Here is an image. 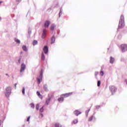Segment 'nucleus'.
<instances>
[{
	"label": "nucleus",
	"instance_id": "44",
	"mask_svg": "<svg viewBox=\"0 0 127 127\" xmlns=\"http://www.w3.org/2000/svg\"><path fill=\"white\" fill-rule=\"evenodd\" d=\"M15 86L16 87V83L15 84Z\"/></svg>",
	"mask_w": 127,
	"mask_h": 127
},
{
	"label": "nucleus",
	"instance_id": "15",
	"mask_svg": "<svg viewBox=\"0 0 127 127\" xmlns=\"http://www.w3.org/2000/svg\"><path fill=\"white\" fill-rule=\"evenodd\" d=\"M44 91H46V92L48 91V86H47V85L45 84L44 85Z\"/></svg>",
	"mask_w": 127,
	"mask_h": 127
},
{
	"label": "nucleus",
	"instance_id": "26",
	"mask_svg": "<svg viewBox=\"0 0 127 127\" xmlns=\"http://www.w3.org/2000/svg\"><path fill=\"white\" fill-rule=\"evenodd\" d=\"M22 92L23 95H24V94L25 93V88L23 87Z\"/></svg>",
	"mask_w": 127,
	"mask_h": 127
},
{
	"label": "nucleus",
	"instance_id": "38",
	"mask_svg": "<svg viewBox=\"0 0 127 127\" xmlns=\"http://www.w3.org/2000/svg\"><path fill=\"white\" fill-rule=\"evenodd\" d=\"M40 117H41V118H43V114H41L40 115Z\"/></svg>",
	"mask_w": 127,
	"mask_h": 127
},
{
	"label": "nucleus",
	"instance_id": "36",
	"mask_svg": "<svg viewBox=\"0 0 127 127\" xmlns=\"http://www.w3.org/2000/svg\"><path fill=\"white\" fill-rule=\"evenodd\" d=\"M28 33H29V34H31V29H30V28H29Z\"/></svg>",
	"mask_w": 127,
	"mask_h": 127
},
{
	"label": "nucleus",
	"instance_id": "41",
	"mask_svg": "<svg viewBox=\"0 0 127 127\" xmlns=\"http://www.w3.org/2000/svg\"><path fill=\"white\" fill-rule=\"evenodd\" d=\"M1 122V121L0 120V126H1V125H0V122Z\"/></svg>",
	"mask_w": 127,
	"mask_h": 127
},
{
	"label": "nucleus",
	"instance_id": "9",
	"mask_svg": "<svg viewBox=\"0 0 127 127\" xmlns=\"http://www.w3.org/2000/svg\"><path fill=\"white\" fill-rule=\"evenodd\" d=\"M46 37V29H43L42 38H45Z\"/></svg>",
	"mask_w": 127,
	"mask_h": 127
},
{
	"label": "nucleus",
	"instance_id": "17",
	"mask_svg": "<svg viewBox=\"0 0 127 127\" xmlns=\"http://www.w3.org/2000/svg\"><path fill=\"white\" fill-rule=\"evenodd\" d=\"M51 100V98L49 97L47 100L46 101V104L47 105H49V103L50 102V101Z\"/></svg>",
	"mask_w": 127,
	"mask_h": 127
},
{
	"label": "nucleus",
	"instance_id": "42",
	"mask_svg": "<svg viewBox=\"0 0 127 127\" xmlns=\"http://www.w3.org/2000/svg\"><path fill=\"white\" fill-rule=\"evenodd\" d=\"M20 62V59H19V60H18V62Z\"/></svg>",
	"mask_w": 127,
	"mask_h": 127
},
{
	"label": "nucleus",
	"instance_id": "20",
	"mask_svg": "<svg viewBox=\"0 0 127 127\" xmlns=\"http://www.w3.org/2000/svg\"><path fill=\"white\" fill-rule=\"evenodd\" d=\"M14 40L16 43H17L18 44H20V40L16 38H15Z\"/></svg>",
	"mask_w": 127,
	"mask_h": 127
},
{
	"label": "nucleus",
	"instance_id": "43",
	"mask_svg": "<svg viewBox=\"0 0 127 127\" xmlns=\"http://www.w3.org/2000/svg\"><path fill=\"white\" fill-rule=\"evenodd\" d=\"M0 20H1V17H0Z\"/></svg>",
	"mask_w": 127,
	"mask_h": 127
},
{
	"label": "nucleus",
	"instance_id": "33",
	"mask_svg": "<svg viewBox=\"0 0 127 127\" xmlns=\"http://www.w3.org/2000/svg\"><path fill=\"white\" fill-rule=\"evenodd\" d=\"M30 106H31V108H32V109H34V104L31 103L30 104Z\"/></svg>",
	"mask_w": 127,
	"mask_h": 127
},
{
	"label": "nucleus",
	"instance_id": "4",
	"mask_svg": "<svg viewBox=\"0 0 127 127\" xmlns=\"http://www.w3.org/2000/svg\"><path fill=\"white\" fill-rule=\"evenodd\" d=\"M109 89H110L112 95L115 94V92H117V87H116L115 86H110L109 87Z\"/></svg>",
	"mask_w": 127,
	"mask_h": 127
},
{
	"label": "nucleus",
	"instance_id": "37",
	"mask_svg": "<svg viewBox=\"0 0 127 127\" xmlns=\"http://www.w3.org/2000/svg\"><path fill=\"white\" fill-rule=\"evenodd\" d=\"M30 120V116H29V117H28L27 119V122H29Z\"/></svg>",
	"mask_w": 127,
	"mask_h": 127
},
{
	"label": "nucleus",
	"instance_id": "13",
	"mask_svg": "<svg viewBox=\"0 0 127 127\" xmlns=\"http://www.w3.org/2000/svg\"><path fill=\"white\" fill-rule=\"evenodd\" d=\"M55 40H56L55 36H53L51 39V44H53V43H55Z\"/></svg>",
	"mask_w": 127,
	"mask_h": 127
},
{
	"label": "nucleus",
	"instance_id": "7",
	"mask_svg": "<svg viewBox=\"0 0 127 127\" xmlns=\"http://www.w3.org/2000/svg\"><path fill=\"white\" fill-rule=\"evenodd\" d=\"M49 25H50V21L47 20L45 22L44 27L45 28H48Z\"/></svg>",
	"mask_w": 127,
	"mask_h": 127
},
{
	"label": "nucleus",
	"instance_id": "6",
	"mask_svg": "<svg viewBox=\"0 0 127 127\" xmlns=\"http://www.w3.org/2000/svg\"><path fill=\"white\" fill-rule=\"evenodd\" d=\"M26 68V65L24 64H21V68L20 69V73H23L24 72L25 68Z\"/></svg>",
	"mask_w": 127,
	"mask_h": 127
},
{
	"label": "nucleus",
	"instance_id": "32",
	"mask_svg": "<svg viewBox=\"0 0 127 127\" xmlns=\"http://www.w3.org/2000/svg\"><path fill=\"white\" fill-rule=\"evenodd\" d=\"M101 76H102V77H103V76H104V71H103L102 70L100 71V73Z\"/></svg>",
	"mask_w": 127,
	"mask_h": 127
},
{
	"label": "nucleus",
	"instance_id": "1",
	"mask_svg": "<svg viewBox=\"0 0 127 127\" xmlns=\"http://www.w3.org/2000/svg\"><path fill=\"white\" fill-rule=\"evenodd\" d=\"M118 27L119 28H124L125 27V16L123 15L121 16Z\"/></svg>",
	"mask_w": 127,
	"mask_h": 127
},
{
	"label": "nucleus",
	"instance_id": "10",
	"mask_svg": "<svg viewBox=\"0 0 127 127\" xmlns=\"http://www.w3.org/2000/svg\"><path fill=\"white\" fill-rule=\"evenodd\" d=\"M43 50L45 54H47V53H48V47L47 46H45Z\"/></svg>",
	"mask_w": 127,
	"mask_h": 127
},
{
	"label": "nucleus",
	"instance_id": "39",
	"mask_svg": "<svg viewBox=\"0 0 127 127\" xmlns=\"http://www.w3.org/2000/svg\"><path fill=\"white\" fill-rule=\"evenodd\" d=\"M100 108V106H96V109H99Z\"/></svg>",
	"mask_w": 127,
	"mask_h": 127
},
{
	"label": "nucleus",
	"instance_id": "8",
	"mask_svg": "<svg viewBox=\"0 0 127 127\" xmlns=\"http://www.w3.org/2000/svg\"><path fill=\"white\" fill-rule=\"evenodd\" d=\"M72 94H73L72 92H69V93L62 94V96L64 97V98H67V97L71 96V95H72Z\"/></svg>",
	"mask_w": 127,
	"mask_h": 127
},
{
	"label": "nucleus",
	"instance_id": "34",
	"mask_svg": "<svg viewBox=\"0 0 127 127\" xmlns=\"http://www.w3.org/2000/svg\"><path fill=\"white\" fill-rule=\"evenodd\" d=\"M99 74V72H98V71H96L95 72V77L96 76H98V74Z\"/></svg>",
	"mask_w": 127,
	"mask_h": 127
},
{
	"label": "nucleus",
	"instance_id": "18",
	"mask_svg": "<svg viewBox=\"0 0 127 127\" xmlns=\"http://www.w3.org/2000/svg\"><path fill=\"white\" fill-rule=\"evenodd\" d=\"M22 49L24 51H25V52L27 51V47H26V46L25 45H23L22 46Z\"/></svg>",
	"mask_w": 127,
	"mask_h": 127
},
{
	"label": "nucleus",
	"instance_id": "2",
	"mask_svg": "<svg viewBox=\"0 0 127 127\" xmlns=\"http://www.w3.org/2000/svg\"><path fill=\"white\" fill-rule=\"evenodd\" d=\"M4 93L5 97H6V98H9V96L11 94V87H6L5 89Z\"/></svg>",
	"mask_w": 127,
	"mask_h": 127
},
{
	"label": "nucleus",
	"instance_id": "3",
	"mask_svg": "<svg viewBox=\"0 0 127 127\" xmlns=\"http://www.w3.org/2000/svg\"><path fill=\"white\" fill-rule=\"evenodd\" d=\"M43 76V70H41L40 72V74L39 78H37L38 81V84H40L41 83V81H42V77Z\"/></svg>",
	"mask_w": 127,
	"mask_h": 127
},
{
	"label": "nucleus",
	"instance_id": "23",
	"mask_svg": "<svg viewBox=\"0 0 127 127\" xmlns=\"http://www.w3.org/2000/svg\"><path fill=\"white\" fill-rule=\"evenodd\" d=\"M40 104H37L36 105V110L37 111H38L39 110V106H40Z\"/></svg>",
	"mask_w": 127,
	"mask_h": 127
},
{
	"label": "nucleus",
	"instance_id": "21",
	"mask_svg": "<svg viewBox=\"0 0 127 127\" xmlns=\"http://www.w3.org/2000/svg\"><path fill=\"white\" fill-rule=\"evenodd\" d=\"M73 124H74V125H76V124H78V119H74L73 122H72Z\"/></svg>",
	"mask_w": 127,
	"mask_h": 127
},
{
	"label": "nucleus",
	"instance_id": "19",
	"mask_svg": "<svg viewBox=\"0 0 127 127\" xmlns=\"http://www.w3.org/2000/svg\"><path fill=\"white\" fill-rule=\"evenodd\" d=\"M55 127H62V125L59 123H56L55 125Z\"/></svg>",
	"mask_w": 127,
	"mask_h": 127
},
{
	"label": "nucleus",
	"instance_id": "35",
	"mask_svg": "<svg viewBox=\"0 0 127 127\" xmlns=\"http://www.w3.org/2000/svg\"><path fill=\"white\" fill-rule=\"evenodd\" d=\"M16 1L17 4L19 3L21 1V0H16Z\"/></svg>",
	"mask_w": 127,
	"mask_h": 127
},
{
	"label": "nucleus",
	"instance_id": "16",
	"mask_svg": "<svg viewBox=\"0 0 127 127\" xmlns=\"http://www.w3.org/2000/svg\"><path fill=\"white\" fill-rule=\"evenodd\" d=\"M55 27H56V25H55L54 24H52V25L51 26V30H54V29L55 28Z\"/></svg>",
	"mask_w": 127,
	"mask_h": 127
},
{
	"label": "nucleus",
	"instance_id": "40",
	"mask_svg": "<svg viewBox=\"0 0 127 127\" xmlns=\"http://www.w3.org/2000/svg\"><path fill=\"white\" fill-rule=\"evenodd\" d=\"M5 75H6V76H8V74L6 73V74H5Z\"/></svg>",
	"mask_w": 127,
	"mask_h": 127
},
{
	"label": "nucleus",
	"instance_id": "30",
	"mask_svg": "<svg viewBox=\"0 0 127 127\" xmlns=\"http://www.w3.org/2000/svg\"><path fill=\"white\" fill-rule=\"evenodd\" d=\"M90 110L91 109H89L88 111H86L85 112L86 117H88V114H89V112H90Z\"/></svg>",
	"mask_w": 127,
	"mask_h": 127
},
{
	"label": "nucleus",
	"instance_id": "28",
	"mask_svg": "<svg viewBox=\"0 0 127 127\" xmlns=\"http://www.w3.org/2000/svg\"><path fill=\"white\" fill-rule=\"evenodd\" d=\"M101 86V81L98 80L97 82V86L100 87Z\"/></svg>",
	"mask_w": 127,
	"mask_h": 127
},
{
	"label": "nucleus",
	"instance_id": "24",
	"mask_svg": "<svg viewBox=\"0 0 127 127\" xmlns=\"http://www.w3.org/2000/svg\"><path fill=\"white\" fill-rule=\"evenodd\" d=\"M63 11V9L62 8H61L60 11V13H59V17H60L61 16V15L62 14V12Z\"/></svg>",
	"mask_w": 127,
	"mask_h": 127
},
{
	"label": "nucleus",
	"instance_id": "25",
	"mask_svg": "<svg viewBox=\"0 0 127 127\" xmlns=\"http://www.w3.org/2000/svg\"><path fill=\"white\" fill-rule=\"evenodd\" d=\"M37 96H38V97H39V98H42V96L41 95H40V92H39V91L37 92Z\"/></svg>",
	"mask_w": 127,
	"mask_h": 127
},
{
	"label": "nucleus",
	"instance_id": "11",
	"mask_svg": "<svg viewBox=\"0 0 127 127\" xmlns=\"http://www.w3.org/2000/svg\"><path fill=\"white\" fill-rule=\"evenodd\" d=\"M73 113L74 114V115H75V116H76L77 117H78L79 116V115H81V113L79 112V111L78 110H75L74 111Z\"/></svg>",
	"mask_w": 127,
	"mask_h": 127
},
{
	"label": "nucleus",
	"instance_id": "31",
	"mask_svg": "<svg viewBox=\"0 0 127 127\" xmlns=\"http://www.w3.org/2000/svg\"><path fill=\"white\" fill-rule=\"evenodd\" d=\"M33 45H36V44H37V41L34 40V41L33 42Z\"/></svg>",
	"mask_w": 127,
	"mask_h": 127
},
{
	"label": "nucleus",
	"instance_id": "27",
	"mask_svg": "<svg viewBox=\"0 0 127 127\" xmlns=\"http://www.w3.org/2000/svg\"><path fill=\"white\" fill-rule=\"evenodd\" d=\"M93 119H94V116H91L89 119V122H91V121H93Z\"/></svg>",
	"mask_w": 127,
	"mask_h": 127
},
{
	"label": "nucleus",
	"instance_id": "14",
	"mask_svg": "<svg viewBox=\"0 0 127 127\" xmlns=\"http://www.w3.org/2000/svg\"><path fill=\"white\" fill-rule=\"evenodd\" d=\"M58 100L59 102L62 103V102L64 101V98H63V96L61 95V98H59Z\"/></svg>",
	"mask_w": 127,
	"mask_h": 127
},
{
	"label": "nucleus",
	"instance_id": "22",
	"mask_svg": "<svg viewBox=\"0 0 127 127\" xmlns=\"http://www.w3.org/2000/svg\"><path fill=\"white\" fill-rule=\"evenodd\" d=\"M42 60H45V56H44V54L42 53V56H41Z\"/></svg>",
	"mask_w": 127,
	"mask_h": 127
},
{
	"label": "nucleus",
	"instance_id": "29",
	"mask_svg": "<svg viewBox=\"0 0 127 127\" xmlns=\"http://www.w3.org/2000/svg\"><path fill=\"white\" fill-rule=\"evenodd\" d=\"M44 111V109H43V106L40 109V113H43V111Z\"/></svg>",
	"mask_w": 127,
	"mask_h": 127
},
{
	"label": "nucleus",
	"instance_id": "5",
	"mask_svg": "<svg viewBox=\"0 0 127 127\" xmlns=\"http://www.w3.org/2000/svg\"><path fill=\"white\" fill-rule=\"evenodd\" d=\"M121 48L122 52H126V51H127V44L121 45Z\"/></svg>",
	"mask_w": 127,
	"mask_h": 127
},
{
	"label": "nucleus",
	"instance_id": "12",
	"mask_svg": "<svg viewBox=\"0 0 127 127\" xmlns=\"http://www.w3.org/2000/svg\"><path fill=\"white\" fill-rule=\"evenodd\" d=\"M115 58H113L112 57H110V63H111V64H114V63H115Z\"/></svg>",
	"mask_w": 127,
	"mask_h": 127
}]
</instances>
